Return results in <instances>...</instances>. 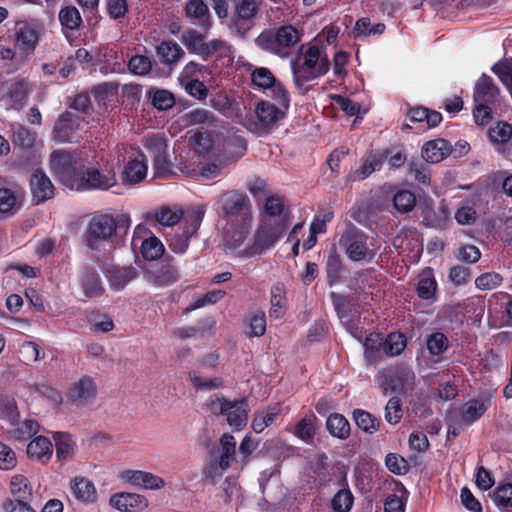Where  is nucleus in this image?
<instances>
[{
  "label": "nucleus",
  "mask_w": 512,
  "mask_h": 512,
  "mask_svg": "<svg viewBox=\"0 0 512 512\" xmlns=\"http://www.w3.org/2000/svg\"><path fill=\"white\" fill-rule=\"evenodd\" d=\"M156 53L160 62L169 66L177 63L185 54L184 50L174 40L162 41L156 47Z\"/></svg>",
  "instance_id": "obj_31"
},
{
  "label": "nucleus",
  "mask_w": 512,
  "mask_h": 512,
  "mask_svg": "<svg viewBox=\"0 0 512 512\" xmlns=\"http://www.w3.org/2000/svg\"><path fill=\"white\" fill-rule=\"evenodd\" d=\"M389 156L388 150L370 151L368 152L361 164L353 173V180H364L374 171L380 170L384 162Z\"/></svg>",
  "instance_id": "obj_25"
},
{
  "label": "nucleus",
  "mask_w": 512,
  "mask_h": 512,
  "mask_svg": "<svg viewBox=\"0 0 512 512\" xmlns=\"http://www.w3.org/2000/svg\"><path fill=\"white\" fill-rule=\"evenodd\" d=\"M12 501L30 500L32 498V487L27 477L21 474L14 475L10 481Z\"/></svg>",
  "instance_id": "obj_43"
},
{
  "label": "nucleus",
  "mask_w": 512,
  "mask_h": 512,
  "mask_svg": "<svg viewBox=\"0 0 512 512\" xmlns=\"http://www.w3.org/2000/svg\"><path fill=\"white\" fill-rule=\"evenodd\" d=\"M352 418L357 427L367 434L376 433L381 425V420L379 418L370 412L359 408L353 410Z\"/></svg>",
  "instance_id": "obj_39"
},
{
  "label": "nucleus",
  "mask_w": 512,
  "mask_h": 512,
  "mask_svg": "<svg viewBox=\"0 0 512 512\" xmlns=\"http://www.w3.org/2000/svg\"><path fill=\"white\" fill-rule=\"evenodd\" d=\"M251 81L260 89H268L276 82V78L268 68L258 67L252 71Z\"/></svg>",
  "instance_id": "obj_58"
},
{
  "label": "nucleus",
  "mask_w": 512,
  "mask_h": 512,
  "mask_svg": "<svg viewBox=\"0 0 512 512\" xmlns=\"http://www.w3.org/2000/svg\"><path fill=\"white\" fill-rule=\"evenodd\" d=\"M269 96L275 101L277 108L288 110L290 107V96L283 84L275 82L269 88Z\"/></svg>",
  "instance_id": "obj_63"
},
{
  "label": "nucleus",
  "mask_w": 512,
  "mask_h": 512,
  "mask_svg": "<svg viewBox=\"0 0 512 512\" xmlns=\"http://www.w3.org/2000/svg\"><path fill=\"white\" fill-rule=\"evenodd\" d=\"M219 216L228 224L237 222H251V203L249 198L238 191H229L220 196Z\"/></svg>",
  "instance_id": "obj_6"
},
{
  "label": "nucleus",
  "mask_w": 512,
  "mask_h": 512,
  "mask_svg": "<svg viewBox=\"0 0 512 512\" xmlns=\"http://www.w3.org/2000/svg\"><path fill=\"white\" fill-rule=\"evenodd\" d=\"M186 216V211H184L180 206L174 205H163L160 208L156 209L154 212V219L163 226L172 227L179 222H183Z\"/></svg>",
  "instance_id": "obj_32"
},
{
  "label": "nucleus",
  "mask_w": 512,
  "mask_h": 512,
  "mask_svg": "<svg viewBox=\"0 0 512 512\" xmlns=\"http://www.w3.org/2000/svg\"><path fill=\"white\" fill-rule=\"evenodd\" d=\"M354 504V496L348 485L339 489L331 499V509L334 512H349Z\"/></svg>",
  "instance_id": "obj_47"
},
{
  "label": "nucleus",
  "mask_w": 512,
  "mask_h": 512,
  "mask_svg": "<svg viewBox=\"0 0 512 512\" xmlns=\"http://www.w3.org/2000/svg\"><path fill=\"white\" fill-rule=\"evenodd\" d=\"M152 68V62L149 57L144 55H134L128 61V69L135 75H146Z\"/></svg>",
  "instance_id": "obj_64"
},
{
  "label": "nucleus",
  "mask_w": 512,
  "mask_h": 512,
  "mask_svg": "<svg viewBox=\"0 0 512 512\" xmlns=\"http://www.w3.org/2000/svg\"><path fill=\"white\" fill-rule=\"evenodd\" d=\"M147 175V164L145 160L131 159L124 166L122 171V182L125 185L137 184L144 180Z\"/></svg>",
  "instance_id": "obj_33"
},
{
  "label": "nucleus",
  "mask_w": 512,
  "mask_h": 512,
  "mask_svg": "<svg viewBox=\"0 0 512 512\" xmlns=\"http://www.w3.org/2000/svg\"><path fill=\"white\" fill-rule=\"evenodd\" d=\"M393 205L399 213H408L416 206V196L410 190L401 189L394 194Z\"/></svg>",
  "instance_id": "obj_50"
},
{
  "label": "nucleus",
  "mask_w": 512,
  "mask_h": 512,
  "mask_svg": "<svg viewBox=\"0 0 512 512\" xmlns=\"http://www.w3.org/2000/svg\"><path fill=\"white\" fill-rule=\"evenodd\" d=\"M78 278L85 297L100 298L105 294L102 279L93 266L84 264L79 270Z\"/></svg>",
  "instance_id": "obj_17"
},
{
  "label": "nucleus",
  "mask_w": 512,
  "mask_h": 512,
  "mask_svg": "<svg viewBox=\"0 0 512 512\" xmlns=\"http://www.w3.org/2000/svg\"><path fill=\"white\" fill-rule=\"evenodd\" d=\"M369 236L356 227H348L341 235L339 244L346 256L354 262H371L376 255L369 247Z\"/></svg>",
  "instance_id": "obj_7"
},
{
  "label": "nucleus",
  "mask_w": 512,
  "mask_h": 512,
  "mask_svg": "<svg viewBox=\"0 0 512 512\" xmlns=\"http://www.w3.org/2000/svg\"><path fill=\"white\" fill-rule=\"evenodd\" d=\"M71 491L77 500L85 504H92L97 501V491L94 483L84 477H75L71 481Z\"/></svg>",
  "instance_id": "obj_28"
},
{
  "label": "nucleus",
  "mask_w": 512,
  "mask_h": 512,
  "mask_svg": "<svg viewBox=\"0 0 512 512\" xmlns=\"http://www.w3.org/2000/svg\"><path fill=\"white\" fill-rule=\"evenodd\" d=\"M84 121V117L70 111H65L55 122L53 139L59 143L72 142Z\"/></svg>",
  "instance_id": "obj_14"
},
{
  "label": "nucleus",
  "mask_w": 512,
  "mask_h": 512,
  "mask_svg": "<svg viewBox=\"0 0 512 512\" xmlns=\"http://www.w3.org/2000/svg\"><path fill=\"white\" fill-rule=\"evenodd\" d=\"M250 224L251 222H237L233 224V230H226L225 241L230 249H237L244 243L249 234Z\"/></svg>",
  "instance_id": "obj_45"
},
{
  "label": "nucleus",
  "mask_w": 512,
  "mask_h": 512,
  "mask_svg": "<svg viewBox=\"0 0 512 512\" xmlns=\"http://www.w3.org/2000/svg\"><path fill=\"white\" fill-rule=\"evenodd\" d=\"M450 152L449 142L444 139H435L426 142L421 150L423 159L429 163L442 161Z\"/></svg>",
  "instance_id": "obj_30"
},
{
  "label": "nucleus",
  "mask_w": 512,
  "mask_h": 512,
  "mask_svg": "<svg viewBox=\"0 0 512 512\" xmlns=\"http://www.w3.org/2000/svg\"><path fill=\"white\" fill-rule=\"evenodd\" d=\"M147 98L158 111H167L176 103L174 94L165 89H149L147 91Z\"/></svg>",
  "instance_id": "obj_40"
},
{
  "label": "nucleus",
  "mask_w": 512,
  "mask_h": 512,
  "mask_svg": "<svg viewBox=\"0 0 512 512\" xmlns=\"http://www.w3.org/2000/svg\"><path fill=\"white\" fill-rule=\"evenodd\" d=\"M325 272L327 284L330 287L344 282L347 278L349 270L343 262L341 255L336 251L335 248H332L328 252L325 262Z\"/></svg>",
  "instance_id": "obj_21"
},
{
  "label": "nucleus",
  "mask_w": 512,
  "mask_h": 512,
  "mask_svg": "<svg viewBox=\"0 0 512 512\" xmlns=\"http://www.w3.org/2000/svg\"><path fill=\"white\" fill-rule=\"evenodd\" d=\"M493 501L499 508L512 507V484H500L493 492Z\"/></svg>",
  "instance_id": "obj_62"
},
{
  "label": "nucleus",
  "mask_w": 512,
  "mask_h": 512,
  "mask_svg": "<svg viewBox=\"0 0 512 512\" xmlns=\"http://www.w3.org/2000/svg\"><path fill=\"white\" fill-rule=\"evenodd\" d=\"M49 169L62 186L75 192L107 191L118 183L114 167L87 166L77 150H53Z\"/></svg>",
  "instance_id": "obj_1"
},
{
  "label": "nucleus",
  "mask_w": 512,
  "mask_h": 512,
  "mask_svg": "<svg viewBox=\"0 0 512 512\" xmlns=\"http://www.w3.org/2000/svg\"><path fill=\"white\" fill-rule=\"evenodd\" d=\"M266 332V315L264 311L255 312L248 320V331L246 332L249 338L261 337Z\"/></svg>",
  "instance_id": "obj_56"
},
{
  "label": "nucleus",
  "mask_w": 512,
  "mask_h": 512,
  "mask_svg": "<svg viewBox=\"0 0 512 512\" xmlns=\"http://www.w3.org/2000/svg\"><path fill=\"white\" fill-rule=\"evenodd\" d=\"M302 30L292 24L264 29L255 39L258 48L281 58L291 54L292 49L301 41Z\"/></svg>",
  "instance_id": "obj_4"
},
{
  "label": "nucleus",
  "mask_w": 512,
  "mask_h": 512,
  "mask_svg": "<svg viewBox=\"0 0 512 512\" xmlns=\"http://www.w3.org/2000/svg\"><path fill=\"white\" fill-rule=\"evenodd\" d=\"M203 206H195L186 210L184 221L181 222L179 231L170 239L169 246L175 253H185L189 247L190 239L197 233L204 219Z\"/></svg>",
  "instance_id": "obj_8"
},
{
  "label": "nucleus",
  "mask_w": 512,
  "mask_h": 512,
  "mask_svg": "<svg viewBox=\"0 0 512 512\" xmlns=\"http://www.w3.org/2000/svg\"><path fill=\"white\" fill-rule=\"evenodd\" d=\"M415 291L418 298L427 304L437 302L438 283L431 267H425L421 271Z\"/></svg>",
  "instance_id": "obj_20"
},
{
  "label": "nucleus",
  "mask_w": 512,
  "mask_h": 512,
  "mask_svg": "<svg viewBox=\"0 0 512 512\" xmlns=\"http://www.w3.org/2000/svg\"><path fill=\"white\" fill-rule=\"evenodd\" d=\"M386 25L384 23H377L371 25L369 17L359 18L352 30V36L355 39H365L369 36L381 35L385 32Z\"/></svg>",
  "instance_id": "obj_38"
},
{
  "label": "nucleus",
  "mask_w": 512,
  "mask_h": 512,
  "mask_svg": "<svg viewBox=\"0 0 512 512\" xmlns=\"http://www.w3.org/2000/svg\"><path fill=\"white\" fill-rule=\"evenodd\" d=\"M331 301L333 303V306L335 308V311L338 315V317L343 319H348L351 310H352V303L351 299L347 295L337 294L335 292L331 293Z\"/></svg>",
  "instance_id": "obj_61"
},
{
  "label": "nucleus",
  "mask_w": 512,
  "mask_h": 512,
  "mask_svg": "<svg viewBox=\"0 0 512 512\" xmlns=\"http://www.w3.org/2000/svg\"><path fill=\"white\" fill-rule=\"evenodd\" d=\"M413 378V371L401 364L385 367L376 376L379 387L384 394L402 391Z\"/></svg>",
  "instance_id": "obj_12"
},
{
  "label": "nucleus",
  "mask_w": 512,
  "mask_h": 512,
  "mask_svg": "<svg viewBox=\"0 0 512 512\" xmlns=\"http://www.w3.org/2000/svg\"><path fill=\"white\" fill-rule=\"evenodd\" d=\"M426 347L430 355L440 356L448 350L449 340L444 333L433 332L426 339Z\"/></svg>",
  "instance_id": "obj_51"
},
{
  "label": "nucleus",
  "mask_w": 512,
  "mask_h": 512,
  "mask_svg": "<svg viewBox=\"0 0 512 512\" xmlns=\"http://www.w3.org/2000/svg\"><path fill=\"white\" fill-rule=\"evenodd\" d=\"M54 441L58 460L65 461L74 454L75 443L70 434L66 432H56Z\"/></svg>",
  "instance_id": "obj_46"
},
{
  "label": "nucleus",
  "mask_w": 512,
  "mask_h": 512,
  "mask_svg": "<svg viewBox=\"0 0 512 512\" xmlns=\"http://www.w3.org/2000/svg\"><path fill=\"white\" fill-rule=\"evenodd\" d=\"M385 420L391 425L400 423L403 417L402 401L399 397H391L385 406Z\"/></svg>",
  "instance_id": "obj_55"
},
{
  "label": "nucleus",
  "mask_w": 512,
  "mask_h": 512,
  "mask_svg": "<svg viewBox=\"0 0 512 512\" xmlns=\"http://www.w3.org/2000/svg\"><path fill=\"white\" fill-rule=\"evenodd\" d=\"M128 228L125 221H118L112 214L97 211L91 215L83 239L96 260L102 262L113 257L118 231L123 229L126 233Z\"/></svg>",
  "instance_id": "obj_3"
},
{
  "label": "nucleus",
  "mask_w": 512,
  "mask_h": 512,
  "mask_svg": "<svg viewBox=\"0 0 512 512\" xmlns=\"http://www.w3.org/2000/svg\"><path fill=\"white\" fill-rule=\"evenodd\" d=\"M281 412L279 404L268 406L266 409L257 411L252 421V429L255 433L263 432L278 419Z\"/></svg>",
  "instance_id": "obj_35"
},
{
  "label": "nucleus",
  "mask_w": 512,
  "mask_h": 512,
  "mask_svg": "<svg viewBox=\"0 0 512 512\" xmlns=\"http://www.w3.org/2000/svg\"><path fill=\"white\" fill-rule=\"evenodd\" d=\"M88 321L91 328L96 333H108L114 329V322L112 318L100 311H93L88 316Z\"/></svg>",
  "instance_id": "obj_52"
},
{
  "label": "nucleus",
  "mask_w": 512,
  "mask_h": 512,
  "mask_svg": "<svg viewBox=\"0 0 512 512\" xmlns=\"http://www.w3.org/2000/svg\"><path fill=\"white\" fill-rule=\"evenodd\" d=\"M141 253L146 260H156L163 255L164 246L156 236H151L142 242Z\"/></svg>",
  "instance_id": "obj_53"
},
{
  "label": "nucleus",
  "mask_w": 512,
  "mask_h": 512,
  "mask_svg": "<svg viewBox=\"0 0 512 512\" xmlns=\"http://www.w3.org/2000/svg\"><path fill=\"white\" fill-rule=\"evenodd\" d=\"M58 19L62 28L66 30H77L83 23L79 10L73 5L62 6Z\"/></svg>",
  "instance_id": "obj_42"
},
{
  "label": "nucleus",
  "mask_w": 512,
  "mask_h": 512,
  "mask_svg": "<svg viewBox=\"0 0 512 512\" xmlns=\"http://www.w3.org/2000/svg\"><path fill=\"white\" fill-rule=\"evenodd\" d=\"M488 139L494 145L506 144L512 138V125L499 121L488 129Z\"/></svg>",
  "instance_id": "obj_49"
},
{
  "label": "nucleus",
  "mask_w": 512,
  "mask_h": 512,
  "mask_svg": "<svg viewBox=\"0 0 512 512\" xmlns=\"http://www.w3.org/2000/svg\"><path fill=\"white\" fill-rule=\"evenodd\" d=\"M326 429L331 436L340 440H346L351 434V426L344 415L332 413L326 420Z\"/></svg>",
  "instance_id": "obj_36"
},
{
  "label": "nucleus",
  "mask_w": 512,
  "mask_h": 512,
  "mask_svg": "<svg viewBox=\"0 0 512 512\" xmlns=\"http://www.w3.org/2000/svg\"><path fill=\"white\" fill-rule=\"evenodd\" d=\"M406 347V337L401 333H390L386 339H384V350L383 352L387 356H397L403 352Z\"/></svg>",
  "instance_id": "obj_54"
},
{
  "label": "nucleus",
  "mask_w": 512,
  "mask_h": 512,
  "mask_svg": "<svg viewBox=\"0 0 512 512\" xmlns=\"http://www.w3.org/2000/svg\"><path fill=\"white\" fill-rule=\"evenodd\" d=\"M329 68L330 61L327 55L323 54L318 46H310L302 57L291 62L293 82L296 88L302 90V94H304L307 89H303V84L325 75Z\"/></svg>",
  "instance_id": "obj_5"
},
{
  "label": "nucleus",
  "mask_w": 512,
  "mask_h": 512,
  "mask_svg": "<svg viewBox=\"0 0 512 512\" xmlns=\"http://www.w3.org/2000/svg\"><path fill=\"white\" fill-rule=\"evenodd\" d=\"M109 504L121 512H139L148 508L149 501L141 494L120 492L110 497Z\"/></svg>",
  "instance_id": "obj_18"
},
{
  "label": "nucleus",
  "mask_w": 512,
  "mask_h": 512,
  "mask_svg": "<svg viewBox=\"0 0 512 512\" xmlns=\"http://www.w3.org/2000/svg\"><path fill=\"white\" fill-rule=\"evenodd\" d=\"M209 410L215 415L225 416L228 424L234 430H241L247 424L249 412L247 398L230 401L223 396L217 397L209 404Z\"/></svg>",
  "instance_id": "obj_9"
},
{
  "label": "nucleus",
  "mask_w": 512,
  "mask_h": 512,
  "mask_svg": "<svg viewBox=\"0 0 512 512\" xmlns=\"http://www.w3.org/2000/svg\"><path fill=\"white\" fill-rule=\"evenodd\" d=\"M40 40V34L36 28L26 22H18L15 31V43L19 50L31 55L34 53Z\"/></svg>",
  "instance_id": "obj_22"
},
{
  "label": "nucleus",
  "mask_w": 512,
  "mask_h": 512,
  "mask_svg": "<svg viewBox=\"0 0 512 512\" xmlns=\"http://www.w3.org/2000/svg\"><path fill=\"white\" fill-rule=\"evenodd\" d=\"M223 145L225 150L236 158L242 157L247 151L246 139L234 127L227 130Z\"/></svg>",
  "instance_id": "obj_37"
},
{
  "label": "nucleus",
  "mask_w": 512,
  "mask_h": 512,
  "mask_svg": "<svg viewBox=\"0 0 512 512\" xmlns=\"http://www.w3.org/2000/svg\"><path fill=\"white\" fill-rule=\"evenodd\" d=\"M316 421L317 417L312 413L309 416L302 418L294 427V436L307 444L312 443L316 435Z\"/></svg>",
  "instance_id": "obj_41"
},
{
  "label": "nucleus",
  "mask_w": 512,
  "mask_h": 512,
  "mask_svg": "<svg viewBox=\"0 0 512 512\" xmlns=\"http://www.w3.org/2000/svg\"><path fill=\"white\" fill-rule=\"evenodd\" d=\"M52 454L53 445L47 437L38 436L27 445V455L30 459L46 463L50 460Z\"/></svg>",
  "instance_id": "obj_29"
},
{
  "label": "nucleus",
  "mask_w": 512,
  "mask_h": 512,
  "mask_svg": "<svg viewBox=\"0 0 512 512\" xmlns=\"http://www.w3.org/2000/svg\"><path fill=\"white\" fill-rule=\"evenodd\" d=\"M104 274L109 282L110 288L114 291H121L129 282L137 277L138 272L132 266H113L105 270Z\"/></svg>",
  "instance_id": "obj_26"
},
{
  "label": "nucleus",
  "mask_w": 512,
  "mask_h": 512,
  "mask_svg": "<svg viewBox=\"0 0 512 512\" xmlns=\"http://www.w3.org/2000/svg\"><path fill=\"white\" fill-rule=\"evenodd\" d=\"M106 11L108 16L117 22H122L129 12L127 0H107Z\"/></svg>",
  "instance_id": "obj_59"
},
{
  "label": "nucleus",
  "mask_w": 512,
  "mask_h": 512,
  "mask_svg": "<svg viewBox=\"0 0 512 512\" xmlns=\"http://www.w3.org/2000/svg\"><path fill=\"white\" fill-rule=\"evenodd\" d=\"M179 280V272L172 260H165L153 272V283L159 287H166Z\"/></svg>",
  "instance_id": "obj_34"
},
{
  "label": "nucleus",
  "mask_w": 512,
  "mask_h": 512,
  "mask_svg": "<svg viewBox=\"0 0 512 512\" xmlns=\"http://www.w3.org/2000/svg\"><path fill=\"white\" fill-rule=\"evenodd\" d=\"M97 394V386L94 379L88 375L82 376L68 390V399L78 405H87Z\"/></svg>",
  "instance_id": "obj_19"
},
{
  "label": "nucleus",
  "mask_w": 512,
  "mask_h": 512,
  "mask_svg": "<svg viewBox=\"0 0 512 512\" xmlns=\"http://www.w3.org/2000/svg\"><path fill=\"white\" fill-rule=\"evenodd\" d=\"M490 399H471L459 408V416L462 424L469 426L478 421L490 407Z\"/></svg>",
  "instance_id": "obj_27"
},
{
  "label": "nucleus",
  "mask_w": 512,
  "mask_h": 512,
  "mask_svg": "<svg viewBox=\"0 0 512 512\" xmlns=\"http://www.w3.org/2000/svg\"><path fill=\"white\" fill-rule=\"evenodd\" d=\"M286 303L285 288L281 283H277L270 290V317L280 319L284 315V306Z\"/></svg>",
  "instance_id": "obj_44"
},
{
  "label": "nucleus",
  "mask_w": 512,
  "mask_h": 512,
  "mask_svg": "<svg viewBox=\"0 0 512 512\" xmlns=\"http://www.w3.org/2000/svg\"><path fill=\"white\" fill-rule=\"evenodd\" d=\"M185 117L191 125L213 126L215 122L214 113L202 108L189 111Z\"/></svg>",
  "instance_id": "obj_57"
},
{
  "label": "nucleus",
  "mask_w": 512,
  "mask_h": 512,
  "mask_svg": "<svg viewBox=\"0 0 512 512\" xmlns=\"http://www.w3.org/2000/svg\"><path fill=\"white\" fill-rule=\"evenodd\" d=\"M185 16L204 32L212 27V19L208 6L203 0H188L184 7Z\"/></svg>",
  "instance_id": "obj_23"
},
{
  "label": "nucleus",
  "mask_w": 512,
  "mask_h": 512,
  "mask_svg": "<svg viewBox=\"0 0 512 512\" xmlns=\"http://www.w3.org/2000/svg\"><path fill=\"white\" fill-rule=\"evenodd\" d=\"M181 42L189 53L199 56L207 61L216 52L230 49L226 41L221 39L205 40V35L195 29H188L182 33Z\"/></svg>",
  "instance_id": "obj_10"
},
{
  "label": "nucleus",
  "mask_w": 512,
  "mask_h": 512,
  "mask_svg": "<svg viewBox=\"0 0 512 512\" xmlns=\"http://www.w3.org/2000/svg\"><path fill=\"white\" fill-rule=\"evenodd\" d=\"M291 222L290 209L284 197L270 195L266 198L260 224L253 236V242L245 249L248 257L262 254L272 248L286 233Z\"/></svg>",
  "instance_id": "obj_2"
},
{
  "label": "nucleus",
  "mask_w": 512,
  "mask_h": 512,
  "mask_svg": "<svg viewBox=\"0 0 512 512\" xmlns=\"http://www.w3.org/2000/svg\"><path fill=\"white\" fill-rule=\"evenodd\" d=\"M220 445L222 447V454L219 458V466L221 470H227L235 456V438L231 434L225 433L220 438Z\"/></svg>",
  "instance_id": "obj_48"
},
{
  "label": "nucleus",
  "mask_w": 512,
  "mask_h": 512,
  "mask_svg": "<svg viewBox=\"0 0 512 512\" xmlns=\"http://www.w3.org/2000/svg\"><path fill=\"white\" fill-rule=\"evenodd\" d=\"M286 109L277 106L268 100H260L255 106L257 122L254 123V131L258 135H267L274 131L287 115Z\"/></svg>",
  "instance_id": "obj_11"
},
{
  "label": "nucleus",
  "mask_w": 512,
  "mask_h": 512,
  "mask_svg": "<svg viewBox=\"0 0 512 512\" xmlns=\"http://www.w3.org/2000/svg\"><path fill=\"white\" fill-rule=\"evenodd\" d=\"M119 479L130 485L145 490H160L165 486V480L151 472L126 469L119 473Z\"/></svg>",
  "instance_id": "obj_16"
},
{
  "label": "nucleus",
  "mask_w": 512,
  "mask_h": 512,
  "mask_svg": "<svg viewBox=\"0 0 512 512\" xmlns=\"http://www.w3.org/2000/svg\"><path fill=\"white\" fill-rule=\"evenodd\" d=\"M261 5L262 0H239L235 2L230 28L237 35L244 37L251 29Z\"/></svg>",
  "instance_id": "obj_13"
},
{
  "label": "nucleus",
  "mask_w": 512,
  "mask_h": 512,
  "mask_svg": "<svg viewBox=\"0 0 512 512\" xmlns=\"http://www.w3.org/2000/svg\"><path fill=\"white\" fill-rule=\"evenodd\" d=\"M206 71V66L195 61H190L183 67L179 75V81L182 83L188 82L189 80H200V78H203Z\"/></svg>",
  "instance_id": "obj_60"
},
{
  "label": "nucleus",
  "mask_w": 512,
  "mask_h": 512,
  "mask_svg": "<svg viewBox=\"0 0 512 512\" xmlns=\"http://www.w3.org/2000/svg\"><path fill=\"white\" fill-rule=\"evenodd\" d=\"M499 94V88L494 80L490 76L482 74L475 84L473 99L475 103L495 105L498 102Z\"/></svg>",
  "instance_id": "obj_24"
},
{
  "label": "nucleus",
  "mask_w": 512,
  "mask_h": 512,
  "mask_svg": "<svg viewBox=\"0 0 512 512\" xmlns=\"http://www.w3.org/2000/svg\"><path fill=\"white\" fill-rule=\"evenodd\" d=\"M32 202L42 204L55 196V187L51 179L41 169H35L29 179Z\"/></svg>",
  "instance_id": "obj_15"
}]
</instances>
